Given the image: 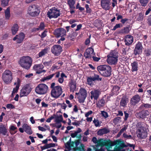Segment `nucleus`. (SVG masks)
Here are the masks:
<instances>
[{
	"label": "nucleus",
	"mask_w": 151,
	"mask_h": 151,
	"mask_svg": "<svg viewBox=\"0 0 151 151\" xmlns=\"http://www.w3.org/2000/svg\"><path fill=\"white\" fill-rule=\"evenodd\" d=\"M9 0H2L1 1V5L4 7L8 5Z\"/></svg>",
	"instance_id": "46"
},
{
	"label": "nucleus",
	"mask_w": 151,
	"mask_h": 151,
	"mask_svg": "<svg viewBox=\"0 0 151 151\" xmlns=\"http://www.w3.org/2000/svg\"><path fill=\"white\" fill-rule=\"evenodd\" d=\"M19 27L17 24H14L12 28V31L13 35H15L18 30Z\"/></svg>",
	"instance_id": "35"
},
{
	"label": "nucleus",
	"mask_w": 151,
	"mask_h": 151,
	"mask_svg": "<svg viewBox=\"0 0 151 151\" xmlns=\"http://www.w3.org/2000/svg\"><path fill=\"white\" fill-rule=\"evenodd\" d=\"M137 134V136L140 138H144L147 137V133L146 129L143 127H141L139 128Z\"/></svg>",
	"instance_id": "12"
},
{
	"label": "nucleus",
	"mask_w": 151,
	"mask_h": 151,
	"mask_svg": "<svg viewBox=\"0 0 151 151\" xmlns=\"http://www.w3.org/2000/svg\"><path fill=\"white\" fill-rule=\"evenodd\" d=\"M63 92L62 89L60 86H58L52 89L51 92V96L54 98H57L60 96Z\"/></svg>",
	"instance_id": "9"
},
{
	"label": "nucleus",
	"mask_w": 151,
	"mask_h": 151,
	"mask_svg": "<svg viewBox=\"0 0 151 151\" xmlns=\"http://www.w3.org/2000/svg\"><path fill=\"white\" fill-rule=\"evenodd\" d=\"M149 112L147 110H142L137 114V116L140 118H144L149 114Z\"/></svg>",
	"instance_id": "25"
},
{
	"label": "nucleus",
	"mask_w": 151,
	"mask_h": 151,
	"mask_svg": "<svg viewBox=\"0 0 151 151\" xmlns=\"http://www.w3.org/2000/svg\"><path fill=\"white\" fill-rule=\"evenodd\" d=\"M122 26V25L120 24H116L112 29L113 30H115L116 29L120 28Z\"/></svg>",
	"instance_id": "54"
},
{
	"label": "nucleus",
	"mask_w": 151,
	"mask_h": 151,
	"mask_svg": "<svg viewBox=\"0 0 151 151\" xmlns=\"http://www.w3.org/2000/svg\"><path fill=\"white\" fill-rule=\"evenodd\" d=\"M90 94V97L92 100L94 99L97 100L101 94V91L99 89H93L91 91Z\"/></svg>",
	"instance_id": "18"
},
{
	"label": "nucleus",
	"mask_w": 151,
	"mask_h": 151,
	"mask_svg": "<svg viewBox=\"0 0 151 151\" xmlns=\"http://www.w3.org/2000/svg\"><path fill=\"white\" fill-rule=\"evenodd\" d=\"M31 89L29 84H27L24 86L21 90L20 97H22L26 96L30 92Z\"/></svg>",
	"instance_id": "13"
},
{
	"label": "nucleus",
	"mask_w": 151,
	"mask_h": 151,
	"mask_svg": "<svg viewBox=\"0 0 151 151\" xmlns=\"http://www.w3.org/2000/svg\"><path fill=\"white\" fill-rule=\"evenodd\" d=\"M129 28L127 27H125L124 29H122L119 32V33L122 34H126L129 32Z\"/></svg>",
	"instance_id": "39"
},
{
	"label": "nucleus",
	"mask_w": 151,
	"mask_h": 151,
	"mask_svg": "<svg viewBox=\"0 0 151 151\" xmlns=\"http://www.w3.org/2000/svg\"><path fill=\"white\" fill-rule=\"evenodd\" d=\"M119 144V146L116 147L115 150H109L108 151H126V150L123 149V148L126 147L128 146L132 147L133 149H134V146L133 144H131L129 143H127L126 144L124 143H121ZM98 151H104V149L101 148ZM140 151H144V150H141Z\"/></svg>",
	"instance_id": "6"
},
{
	"label": "nucleus",
	"mask_w": 151,
	"mask_h": 151,
	"mask_svg": "<svg viewBox=\"0 0 151 151\" xmlns=\"http://www.w3.org/2000/svg\"><path fill=\"white\" fill-rule=\"evenodd\" d=\"M86 97L83 96L82 95L79 94L78 97V101L80 103H83L84 101L85 100Z\"/></svg>",
	"instance_id": "44"
},
{
	"label": "nucleus",
	"mask_w": 151,
	"mask_h": 151,
	"mask_svg": "<svg viewBox=\"0 0 151 151\" xmlns=\"http://www.w3.org/2000/svg\"><path fill=\"white\" fill-rule=\"evenodd\" d=\"M32 60L29 56H24L21 57L19 63L23 68L28 70L32 65Z\"/></svg>",
	"instance_id": "2"
},
{
	"label": "nucleus",
	"mask_w": 151,
	"mask_h": 151,
	"mask_svg": "<svg viewBox=\"0 0 151 151\" xmlns=\"http://www.w3.org/2000/svg\"><path fill=\"white\" fill-rule=\"evenodd\" d=\"M107 57L106 61L108 64L110 65H115L118 61V53L115 50L111 51L107 55Z\"/></svg>",
	"instance_id": "4"
},
{
	"label": "nucleus",
	"mask_w": 151,
	"mask_h": 151,
	"mask_svg": "<svg viewBox=\"0 0 151 151\" xmlns=\"http://www.w3.org/2000/svg\"><path fill=\"white\" fill-rule=\"evenodd\" d=\"M144 14L142 13H140L139 14L138 17L137 18V19L139 21H142L144 18Z\"/></svg>",
	"instance_id": "50"
},
{
	"label": "nucleus",
	"mask_w": 151,
	"mask_h": 151,
	"mask_svg": "<svg viewBox=\"0 0 151 151\" xmlns=\"http://www.w3.org/2000/svg\"><path fill=\"white\" fill-rule=\"evenodd\" d=\"M149 0H139V2L142 6H146Z\"/></svg>",
	"instance_id": "47"
},
{
	"label": "nucleus",
	"mask_w": 151,
	"mask_h": 151,
	"mask_svg": "<svg viewBox=\"0 0 151 151\" xmlns=\"http://www.w3.org/2000/svg\"><path fill=\"white\" fill-rule=\"evenodd\" d=\"M97 70L101 75L104 77L109 76L111 72V69L110 66L106 65H99L97 67Z\"/></svg>",
	"instance_id": "3"
},
{
	"label": "nucleus",
	"mask_w": 151,
	"mask_h": 151,
	"mask_svg": "<svg viewBox=\"0 0 151 151\" xmlns=\"http://www.w3.org/2000/svg\"><path fill=\"white\" fill-rule=\"evenodd\" d=\"M47 15L50 18H56L60 15V13L59 10L55 7L50 9L48 12Z\"/></svg>",
	"instance_id": "10"
},
{
	"label": "nucleus",
	"mask_w": 151,
	"mask_h": 151,
	"mask_svg": "<svg viewBox=\"0 0 151 151\" xmlns=\"http://www.w3.org/2000/svg\"><path fill=\"white\" fill-rule=\"evenodd\" d=\"M109 132V131L106 129L103 128L100 129L97 132L99 135H102Z\"/></svg>",
	"instance_id": "36"
},
{
	"label": "nucleus",
	"mask_w": 151,
	"mask_h": 151,
	"mask_svg": "<svg viewBox=\"0 0 151 151\" xmlns=\"http://www.w3.org/2000/svg\"><path fill=\"white\" fill-rule=\"evenodd\" d=\"M145 55L148 56L151 55V50L150 49H148L145 51Z\"/></svg>",
	"instance_id": "55"
},
{
	"label": "nucleus",
	"mask_w": 151,
	"mask_h": 151,
	"mask_svg": "<svg viewBox=\"0 0 151 151\" xmlns=\"http://www.w3.org/2000/svg\"><path fill=\"white\" fill-rule=\"evenodd\" d=\"M124 40L125 45L127 46H129L131 45L133 42L134 38L131 35H127L126 36Z\"/></svg>",
	"instance_id": "21"
},
{
	"label": "nucleus",
	"mask_w": 151,
	"mask_h": 151,
	"mask_svg": "<svg viewBox=\"0 0 151 151\" xmlns=\"http://www.w3.org/2000/svg\"><path fill=\"white\" fill-rule=\"evenodd\" d=\"M79 94L86 97V91L84 89L81 88L79 90Z\"/></svg>",
	"instance_id": "40"
},
{
	"label": "nucleus",
	"mask_w": 151,
	"mask_h": 151,
	"mask_svg": "<svg viewBox=\"0 0 151 151\" xmlns=\"http://www.w3.org/2000/svg\"><path fill=\"white\" fill-rule=\"evenodd\" d=\"M45 27V25L43 22L40 23L39 26L37 28V29L38 30H41L44 29Z\"/></svg>",
	"instance_id": "49"
},
{
	"label": "nucleus",
	"mask_w": 151,
	"mask_h": 151,
	"mask_svg": "<svg viewBox=\"0 0 151 151\" xmlns=\"http://www.w3.org/2000/svg\"><path fill=\"white\" fill-rule=\"evenodd\" d=\"M93 49L91 47L87 49L84 53L85 57L87 58L91 59L93 55H95V53L93 52Z\"/></svg>",
	"instance_id": "19"
},
{
	"label": "nucleus",
	"mask_w": 151,
	"mask_h": 151,
	"mask_svg": "<svg viewBox=\"0 0 151 151\" xmlns=\"http://www.w3.org/2000/svg\"><path fill=\"white\" fill-rule=\"evenodd\" d=\"M68 85L70 87V91L74 92L76 88V81L73 80L71 79L69 82Z\"/></svg>",
	"instance_id": "24"
},
{
	"label": "nucleus",
	"mask_w": 151,
	"mask_h": 151,
	"mask_svg": "<svg viewBox=\"0 0 151 151\" xmlns=\"http://www.w3.org/2000/svg\"><path fill=\"white\" fill-rule=\"evenodd\" d=\"M140 96L138 94L135 95L133 96L130 100L131 104L133 105H135L138 104L140 100Z\"/></svg>",
	"instance_id": "22"
},
{
	"label": "nucleus",
	"mask_w": 151,
	"mask_h": 151,
	"mask_svg": "<svg viewBox=\"0 0 151 151\" xmlns=\"http://www.w3.org/2000/svg\"><path fill=\"white\" fill-rule=\"evenodd\" d=\"M54 76H55L56 78H59L60 76V73L59 72H57L55 73L52 74L44 78V80H47L52 78Z\"/></svg>",
	"instance_id": "27"
},
{
	"label": "nucleus",
	"mask_w": 151,
	"mask_h": 151,
	"mask_svg": "<svg viewBox=\"0 0 151 151\" xmlns=\"http://www.w3.org/2000/svg\"><path fill=\"white\" fill-rule=\"evenodd\" d=\"M33 75V73H31L26 75L25 76L26 78H31Z\"/></svg>",
	"instance_id": "64"
},
{
	"label": "nucleus",
	"mask_w": 151,
	"mask_h": 151,
	"mask_svg": "<svg viewBox=\"0 0 151 151\" xmlns=\"http://www.w3.org/2000/svg\"><path fill=\"white\" fill-rule=\"evenodd\" d=\"M92 140L94 143L97 144L98 146H100L102 147L106 146V149L107 150V151L110 150H109L110 147L116 144H119L120 142L119 140H116L114 142H111L110 140L104 139L102 138L98 140L95 137H93L92 138ZM101 148L104 150L101 147L99 149L96 150V151H98ZM104 150L105 151V150Z\"/></svg>",
	"instance_id": "1"
},
{
	"label": "nucleus",
	"mask_w": 151,
	"mask_h": 151,
	"mask_svg": "<svg viewBox=\"0 0 151 151\" xmlns=\"http://www.w3.org/2000/svg\"><path fill=\"white\" fill-rule=\"evenodd\" d=\"M5 18L6 20H9L10 17V14L9 7H8L4 11Z\"/></svg>",
	"instance_id": "31"
},
{
	"label": "nucleus",
	"mask_w": 151,
	"mask_h": 151,
	"mask_svg": "<svg viewBox=\"0 0 151 151\" xmlns=\"http://www.w3.org/2000/svg\"><path fill=\"white\" fill-rule=\"evenodd\" d=\"M19 87V85H17L15 88L13 89V93H16L18 91Z\"/></svg>",
	"instance_id": "57"
},
{
	"label": "nucleus",
	"mask_w": 151,
	"mask_h": 151,
	"mask_svg": "<svg viewBox=\"0 0 151 151\" xmlns=\"http://www.w3.org/2000/svg\"><path fill=\"white\" fill-rule=\"evenodd\" d=\"M43 64L45 66H50L52 64V62L51 61L48 62H45L43 63Z\"/></svg>",
	"instance_id": "56"
},
{
	"label": "nucleus",
	"mask_w": 151,
	"mask_h": 151,
	"mask_svg": "<svg viewBox=\"0 0 151 151\" xmlns=\"http://www.w3.org/2000/svg\"><path fill=\"white\" fill-rule=\"evenodd\" d=\"M65 146L66 148L69 150H70L71 148V138L65 144Z\"/></svg>",
	"instance_id": "45"
},
{
	"label": "nucleus",
	"mask_w": 151,
	"mask_h": 151,
	"mask_svg": "<svg viewBox=\"0 0 151 151\" xmlns=\"http://www.w3.org/2000/svg\"><path fill=\"white\" fill-rule=\"evenodd\" d=\"M143 49L142 43L139 42L135 45V46L134 50V53L135 55H139L142 52Z\"/></svg>",
	"instance_id": "15"
},
{
	"label": "nucleus",
	"mask_w": 151,
	"mask_h": 151,
	"mask_svg": "<svg viewBox=\"0 0 151 151\" xmlns=\"http://www.w3.org/2000/svg\"><path fill=\"white\" fill-rule=\"evenodd\" d=\"M44 68L43 65L40 63L34 65L33 68L36 71V73L40 74L42 73H45L46 72L45 70L43 69Z\"/></svg>",
	"instance_id": "16"
},
{
	"label": "nucleus",
	"mask_w": 151,
	"mask_h": 151,
	"mask_svg": "<svg viewBox=\"0 0 151 151\" xmlns=\"http://www.w3.org/2000/svg\"><path fill=\"white\" fill-rule=\"evenodd\" d=\"M85 7L86 9V12L88 13L91 12V9L89 7V5L88 4H86L85 5Z\"/></svg>",
	"instance_id": "63"
},
{
	"label": "nucleus",
	"mask_w": 151,
	"mask_h": 151,
	"mask_svg": "<svg viewBox=\"0 0 151 151\" xmlns=\"http://www.w3.org/2000/svg\"><path fill=\"white\" fill-rule=\"evenodd\" d=\"M7 132V128L5 125L2 124L0 125V133L5 135Z\"/></svg>",
	"instance_id": "28"
},
{
	"label": "nucleus",
	"mask_w": 151,
	"mask_h": 151,
	"mask_svg": "<svg viewBox=\"0 0 151 151\" xmlns=\"http://www.w3.org/2000/svg\"><path fill=\"white\" fill-rule=\"evenodd\" d=\"M138 64L137 63L134 62L131 63L132 71V72L137 71L138 70Z\"/></svg>",
	"instance_id": "32"
},
{
	"label": "nucleus",
	"mask_w": 151,
	"mask_h": 151,
	"mask_svg": "<svg viewBox=\"0 0 151 151\" xmlns=\"http://www.w3.org/2000/svg\"><path fill=\"white\" fill-rule=\"evenodd\" d=\"M66 78L67 76L63 73H62L60 75V77H59L58 81L60 83H63L64 81V78Z\"/></svg>",
	"instance_id": "38"
},
{
	"label": "nucleus",
	"mask_w": 151,
	"mask_h": 151,
	"mask_svg": "<svg viewBox=\"0 0 151 151\" xmlns=\"http://www.w3.org/2000/svg\"><path fill=\"white\" fill-rule=\"evenodd\" d=\"M87 83L88 85L92 86L94 84V82L96 81H102V78L100 77L99 76L94 73L93 76H90L87 77Z\"/></svg>",
	"instance_id": "8"
},
{
	"label": "nucleus",
	"mask_w": 151,
	"mask_h": 151,
	"mask_svg": "<svg viewBox=\"0 0 151 151\" xmlns=\"http://www.w3.org/2000/svg\"><path fill=\"white\" fill-rule=\"evenodd\" d=\"M110 0H101V6L103 9L106 11L110 9Z\"/></svg>",
	"instance_id": "20"
},
{
	"label": "nucleus",
	"mask_w": 151,
	"mask_h": 151,
	"mask_svg": "<svg viewBox=\"0 0 151 151\" xmlns=\"http://www.w3.org/2000/svg\"><path fill=\"white\" fill-rule=\"evenodd\" d=\"M28 13L30 15L35 17L38 15L39 13V11L37 7L35 5L29 6Z\"/></svg>",
	"instance_id": "11"
},
{
	"label": "nucleus",
	"mask_w": 151,
	"mask_h": 151,
	"mask_svg": "<svg viewBox=\"0 0 151 151\" xmlns=\"http://www.w3.org/2000/svg\"><path fill=\"white\" fill-rule=\"evenodd\" d=\"M101 114L105 118H107L108 116V113L104 111H101Z\"/></svg>",
	"instance_id": "53"
},
{
	"label": "nucleus",
	"mask_w": 151,
	"mask_h": 151,
	"mask_svg": "<svg viewBox=\"0 0 151 151\" xmlns=\"http://www.w3.org/2000/svg\"><path fill=\"white\" fill-rule=\"evenodd\" d=\"M55 118V122H61L63 120V117L62 115L56 116Z\"/></svg>",
	"instance_id": "42"
},
{
	"label": "nucleus",
	"mask_w": 151,
	"mask_h": 151,
	"mask_svg": "<svg viewBox=\"0 0 151 151\" xmlns=\"http://www.w3.org/2000/svg\"><path fill=\"white\" fill-rule=\"evenodd\" d=\"M76 0H68V5L70 8L75 9V6L74 5L75 3Z\"/></svg>",
	"instance_id": "33"
},
{
	"label": "nucleus",
	"mask_w": 151,
	"mask_h": 151,
	"mask_svg": "<svg viewBox=\"0 0 151 151\" xmlns=\"http://www.w3.org/2000/svg\"><path fill=\"white\" fill-rule=\"evenodd\" d=\"M120 117H116L113 120V123L115 124H116L120 120Z\"/></svg>",
	"instance_id": "61"
},
{
	"label": "nucleus",
	"mask_w": 151,
	"mask_h": 151,
	"mask_svg": "<svg viewBox=\"0 0 151 151\" xmlns=\"http://www.w3.org/2000/svg\"><path fill=\"white\" fill-rule=\"evenodd\" d=\"M6 107L8 109H14L15 108V106L12 104H7L6 105Z\"/></svg>",
	"instance_id": "51"
},
{
	"label": "nucleus",
	"mask_w": 151,
	"mask_h": 151,
	"mask_svg": "<svg viewBox=\"0 0 151 151\" xmlns=\"http://www.w3.org/2000/svg\"><path fill=\"white\" fill-rule=\"evenodd\" d=\"M128 102V99L125 96H123L120 102V104L121 106H125Z\"/></svg>",
	"instance_id": "29"
},
{
	"label": "nucleus",
	"mask_w": 151,
	"mask_h": 151,
	"mask_svg": "<svg viewBox=\"0 0 151 151\" xmlns=\"http://www.w3.org/2000/svg\"><path fill=\"white\" fill-rule=\"evenodd\" d=\"M93 113V111H89L88 112L86 113L85 114V116L86 117H88L90 115L92 114Z\"/></svg>",
	"instance_id": "59"
},
{
	"label": "nucleus",
	"mask_w": 151,
	"mask_h": 151,
	"mask_svg": "<svg viewBox=\"0 0 151 151\" xmlns=\"http://www.w3.org/2000/svg\"><path fill=\"white\" fill-rule=\"evenodd\" d=\"M24 34L23 33L21 32L19 35H16V36L13 38V40H17V43H20L22 42L24 39Z\"/></svg>",
	"instance_id": "23"
},
{
	"label": "nucleus",
	"mask_w": 151,
	"mask_h": 151,
	"mask_svg": "<svg viewBox=\"0 0 151 151\" xmlns=\"http://www.w3.org/2000/svg\"><path fill=\"white\" fill-rule=\"evenodd\" d=\"M48 89V86L45 84H40L36 87L35 91L37 94L43 95L47 92Z\"/></svg>",
	"instance_id": "7"
},
{
	"label": "nucleus",
	"mask_w": 151,
	"mask_h": 151,
	"mask_svg": "<svg viewBox=\"0 0 151 151\" xmlns=\"http://www.w3.org/2000/svg\"><path fill=\"white\" fill-rule=\"evenodd\" d=\"M59 104L60 105L62 109H64V110H65L66 108L67 107V106L66 104L64 103Z\"/></svg>",
	"instance_id": "60"
},
{
	"label": "nucleus",
	"mask_w": 151,
	"mask_h": 151,
	"mask_svg": "<svg viewBox=\"0 0 151 151\" xmlns=\"http://www.w3.org/2000/svg\"><path fill=\"white\" fill-rule=\"evenodd\" d=\"M47 53V49H45L42 50L41 52L39 53V57H42L45 55Z\"/></svg>",
	"instance_id": "43"
},
{
	"label": "nucleus",
	"mask_w": 151,
	"mask_h": 151,
	"mask_svg": "<svg viewBox=\"0 0 151 151\" xmlns=\"http://www.w3.org/2000/svg\"><path fill=\"white\" fill-rule=\"evenodd\" d=\"M105 101L104 99H101L97 103V106L99 108H100L105 105Z\"/></svg>",
	"instance_id": "34"
},
{
	"label": "nucleus",
	"mask_w": 151,
	"mask_h": 151,
	"mask_svg": "<svg viewBox=\"0 0 151 151\" xmlns=\"http://www.w3.org/2000/svg\"><path fill=\"white\" fill-rule=\"evenodd\" d=\"M119 90V87L117 86H116L113 88L112 92L114 95H116L118 94Z\"/></svg>",
	"instance_id": "37"
},
{
	"label": "nucleus",
	"mask_w": 151,
	"mask_h": 151,
	"mask_svg": "<svg viewBox=\"0 0 151 151\" xmlns=\"http://www.w3.org/2000/svg\"><path fill=\"white\" fill-rule=\"evenodd\" d=\"M93 122L96 127H99L100 126L101 122H100L97 119H94L93 121Z\"/></svg>",
	"instance_id": "41"
},
{
	"label": "nucleus",
	"mask_w": 151,
	"mask_h": 151,
	"mask_svg": "<svg viewBox=\"0 0 151 151\" xmlns=\"http://www.w3.org/2000/svg\"><path fill=\"white\" fill-rule=\"evenodd\" d=\"M62 51V47L58 45H54L51 48V51L54 55H58Z\"/></svg>",
	"instance_id": "17"
},
{
	"label": "nucleus",
	"mask_w": 151,
	"mask_h": 151,
	"mask_svg": "<svg viewBox=\"0 0 151 151\" xmlns=\"http://www.w3.org/2000/svg\"><path fill=\"white\" fill-rule=\"evenodd\" d=\"M2 78L3 81L6 84L10 83L13 78L12 72L9 70H6L2 73Z\"/></svg>",
	"instance_id": "5"
},
{
	"label": "nucleus",
	"mask_w": 151,
	"mask_h": 151,
	"mask_svg": "<svg viewBox=\"0 0 151 151\" xmlns=\"http://www.w3.org/2000/svg\"><path fill=\"white\" fill-rule=\"evenodd\" d=\"M55 124L54 126L56 127L57 128H60L61 126V122H55Z\"/></svg>",
	"instance_id": "52"
},
{
	"label": "nucleus",
	"mask_w": 151,
	"mask_h": 151,
	"mask_svg": "<svg viewBox=\"0 0 151 151\" xmlns=\"http://www.w3.org/2000/svg\"><path fill=\"white\" fill-rule=\"evenodd\" d=\"M124 51L125 52V54H126V53L128 52H130V51L131 50V48L130 47H126L124 49Z\"/></svg>",
	"instance_id": "62"
},
{
	"label": "nucleus",
	"mask_w": 151,
	"mask_h": 151,
	"mask_svg": "<svg viewBox=\"0 0 151 151\" xmlns=\"http://www.w3.org/2000/svg\"><path fill=\"white\" fill-rule=\"evenodd\" d=\"M142 107H145V108L149 109L151 108V104H149L143 103L141 106Z\"/></svg>",
	"instance_id": "48"
},
{
	"label": "nucleus",
	"mask_w": 151,
	"mask_h": 151,
	"mask_svg": "<svg viewBox=\"0 0 151 151\" xmlns=\"http://www.w3.org/2000/svg\"><path fill=\"white\" fill-rule=\"evenodd\" d=\"M55 146V144L53 143H51L46 144L42 147H41V148L42 150H44L50 148L51 147H54Z\"/></svg>",
	"instance_id": "30"
},
{
	"label": "nucleus",
	"mask_w": 151,
	"mask_h": 151,
	"mask_svg": "<svg viewBox=\"0 0 151 151\" xmlns=\"http://www.w3.org/2000/svg\"><path fill=\"white\" fill-rule=\"evenodd\" d=\"M53 33L57 37H65L66 35V30L62 28H60L55 29Z\"/></svg>",
	"instance_id": "14"
},
{
	"label": "nucleus",
	"mask_w": 151,
	"mask_h": 151,
	"mask_svg": "<svg viewBox=\"0 0 151 151\" xmlns=\"http://www.w3.org/2000/svg\"><path fill=\"white\" fill-rule=\"evenodd\" d=\"M123 136L125 138H127L128 139H131L132 138V136L131 135H128L127 134L125 133L123 134Z\"/></svg>",
	"instance_id": "58"
},
{
	"label": "nucleus",
	"mask_w": 151,
	"mask_h": 151,
	"mask_svg": "<svg viewBox=\"0 0 151 151\" xmlns=\"http://www.w3.org/2000/svg\"><path fill=\"white\" fill-rule=\"evenodd\" d=\"M22 127L24 131L27 134H31L32 133V131L30 127L27 124H24L23 125Z\"/></svg>",
	"instance_id": "26"
}]
</instances>
